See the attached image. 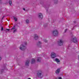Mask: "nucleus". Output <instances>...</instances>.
<instances>
[{"instance_id": "1", "label": "nucleus", "mask_w": 79, "mask_h": 79, "mask_svg": "<svg viewBox=\"0 0 79 79\" xmlns=\"http://www.w3.org/2000/svg\"><path fill=\"white\" fill-rule=\"evenodd\" d=\"M9 31H10V32H13V33H15V32H16L17 31V29L15 28V26H14V27L10 30L7 29H6V32H9Z\"/></svg>"}, {"instance_id": "2", "label": "nucleus", "mask_w": 79, "mask_h": 79, "mask_svg": "<svg viewBox=\"0 0 79 79\" xmlns=\"http://www.w3.org/2000/svg\"><path fill=\"white\" fill-rule=\"evenodd\" d=\"M26 44V42L25 43V44H24V45H23V44H21L19 47V49H20L21 50H24V49L26 48L25 46Z\"/></svg>"}, {"instance_id": "3", "label": "nucleus", "mask_w": 79, "mask_h": 79, "mask_svg": "<svg viewBox=\"0 0 79 79\" xmlns=\"http://www.w3.org/2000/svg\"><path fill=\"white\" fill-rule=\"evenodd\" d=\"M52 34L53 36L56 37L58 35V32L56 30H55L52 32Z\"/></svg>"}, {"instance_id": "4", "label": "nucleus", "mask_w": 79, "mask_h": 79, "mask_svg": "<svg viewBox=\"0 0 79 79\" xmlns=\"http://www.w3.org/2000/svg\"><path fill=\"white\" fill-rule=\"evenodd\" d=\"M37 75L40 78H41L43 77V75L42 74V71L41 70H39L38 71V73H37Z\"/></svg>"}, {"instance_id": "5", "label": "nucleus", "mask_w": 79, "mask_h": 79, "mask_svg": "<svg viewBox=\"0 0 79 79\" xmlns=\"http://www.w3.org/2000/svg\"><path fill=\"white\" fill-rule=\"evenodd\" d=\"M71 39L70 40L73 42H74V43H76L77 42V39L76 38H73V36L72 37Z\"/></svg>"}, {"instance_id": "6", "label": "nucleus", "mask_w": 79, "mask_h": 79, "mask_svg": "<svg viewBox=\"0 0 79 79\" xmlns=\"http://www.w3.org/2000/svg\"><path fill=\"white\" fill-rule=\"evenodd\" d=\"M51 56L52 58H54L56 57V54L54 52H52L51 54Z\"/></svg>"}, {"instance_id": "7", "label": "nucleus", "mask_w": 79, "mask_h": 79, "mask_svg": "<svg viewBox=\"0 0 79 79\" xmlns=\"http://www.w3.org/2000/svg\"><path fill=\"white\" fill-rule=\"evenodd\" d=\"M58 45L61 46L63 45V40H60L59 41H58Z\"/></svg>"}, {"instance_id": "8", "label": "nucleus", "mask_w": 79, "mask_h": 79, "mask_svg": "<svg viewBox=\"0 0 79 79\" xmlns=\"http://www.w3.org/2000/svg\"><path fill=\"white\" fill-rule=\"evenodd\" d=\"M38 17L39 18H41L42 19L43 18V16L42 15V14L41 13H39L38 14Z\"/></svg>"}, {"instance_id": "9", "label": "nucleus", "mask_w": 79, "mask_h": 79, "mask_svg": "<svg viewBox=\"0 0 79 79\" xmlns=\"http://www.w3.org/2000/svg\"><path fill=\"white\" fill-rule=\"evenodd\" d=\"M55 61L57 64H60V61L59 59H58L56 58L55 59Z\"/></svg>"}, {"instance_id": "10", "label": "nucleus", "mask_w": 79, "mask_h": 79, "mask_svg": "<svg viewBox=\"0 0 79 79\" xmlns=\"http://www.w3.org/2000/svg\"><path fill=\"white\" fill-rule=\"evenodd\" d=\"M34 37H35V40H37L38 38V35H36V34H35L34 35Z\"/></svg>"}, {"instance_id": "11", "label": "nucleus", "mask_w": 79, "mask_h": 79, "mask_svg": "<svg viewBox=\"0 0 79 79\" xmlns=\"http://www.w3.org/2000/svg\"><path fill=\"white\" fill-rule=\"evenodd\" d=\"M60 69H58L56 71V74H58L60 73Z\"/></svg>"}, {"instance_id": "12", "label": "nucleus", "mask_w": 79, "mask_h": 79, "mask_svg": "<svg viewBox=\"0 0 79 79\" xmlns=\"http://www.w3.org/2000/svg\"><path fill=\"white\" fill-rule=\"evenodd\" d=\"M35 59H32L31 61V63L32 64V63H34V62H35Z\"/></svg>"}, {"instance_id": "13", "label": "nucleus", "mask_w": 79, "mask_h": 79, "mask_svg": "<svg viewBox=\"0 0 79 79\" xmlns=\"http://www.w3.org/2000/svg\"><path fill=\"white\" fill-rule=\"evenodd\" d=\"M29 62H30V61L29 60H28L25 63L26 65H28L29 64Z\"/></svg>"}, {"instance_id": "14", "label": "nucleus", "mask_w": 79, "mask_h": 79, "mask_svg": "<svg viewBox=\"0 0 79 79\" xmlns=\"http://www.w3.org/2000/svg\"><path fill=\"white\" fill-rule=\"evenodd\" d=\"M13 18L14 20H15V21H17V20H18V19H17V18L16 17H13Z\"/></svg>"}, {"instance_id": "15", "label": "nucleus", "mask_w": 79, "mask_h": 79, "mask_svg": "<svg viewBox=\"0 0 79 79\" xmlns=\"http://www.w3.org/2000/svg\"><path fill=\"white\" fill-rule=\"evenodd\" d=\"M40 60H41L40 58H38L37 59V61L38 62H39L40 61Z\"/></svg>"}, {"instance_id": "16", "label": "nucleus", "mask_w": 79, "mask_h": 79, "mask_svg": "<svg viewBox=\"0 0 79 79\" xmlns=\"http://www.w3.org/2000/svg\"><path fill=\"white\" fill-rule=\"evenodd\" d=\"M26 23H29V20L28 19H27L26 20Z\"/></svg>"}, {"instance_id": "17", "label": "nucleus", "mask_w": 79, "mask_h": 79, "mask_svg": "<svg viewBox=\"0 0 79 79\" xmlns=\"http://www.w3.org/2000/svg\"><path fill=\"white\" fill-rule=\"evenodd\" d=\"M9 4L10 5V6H11V5H12V2H11V1H10Z\"/></svg>"}, {"instance_id": "18", "label": "nucleus", "mask_w": 79, "mask_h": 79, "mask_svg": "<svg viewBox=\"0 0 79 79\" xmlns=\"http://www.w3.org/2000/svg\"><path fill=\"white\" fill-rule=\"evenodd\" d=\"M69 31V29H66L65 30L64 32H67V31Z\"/></svg>"}, {"instance_id": "19", "label": "nucleus", "mask_w": 79, "mask_h": 79, "mask_svg": "<svg viewBox=\"0 0 79 79\" xmlns=\"http://www.w3.org/2000/svg\"><path fill=\"white\" fill-rule=\"evenodd\" d=\"M39 44H42V43H41L39 41L38 42Z\"/></svg>"}, {"instance_id": "20", "label": "nucleus", "mask_w": 79, "mask_h": 79, "mask_svg": "<svg viewBox=\"0 0 79 79\" xmlns=\"http://www.w3.org/2000/svg\"><path fill=\"white\" fill-rule=\"evenodd\" d=\"M3 27H2L1 28V31H3Z\"/></svg>"}, {"instance_id": "21", "label": "nucleus", "mask_w": 79, "mask_h": 79, "mask_svg": "<svg viewBox=\"0 0 79 79\" xmlns=\"http://www.w3.org/2000/svg\"><path fill=\"white\" fill-rule=\"evenodd\" d=\"M58 79H62L61 78V77H59Z\"/></svg>"}, {"instance_id": "22", "label": "nucleus", "mask_w": 79, "mask_h": 79, "mask_svg": "<svg viewBox=\"0 0 79 79\" xmlns=\"http://www.w3.org/2000/svg\"><path fill=\"white\" fill-rule=\"evenodd\" d=\"M1 56H0V60H1Z\"/></svg>"}, {"instance_id": "23", "label": "nucleus", "mask_w": 79, "mask_h": 79, "mask_svg": "<svg viewBox=\"0 0 79 79\" xmlns=\"http://www.w3.org/2000/svg\"><path fill=\"white\" fill-rule=\"evenodd\" d=\"M23 10L24 11H25V9H24V8H23Z\"/></svg>"}, {"instance_id": "24", "label": "nucleus", "mask_w": 79, "mask_h": 79, "mask_svg": "<svg viewBox=\"0 0 79 79\" xmlns=\"http://www.w3.org/2000/svg\"><path fill=\"white\" fill-rule=\"evenodd\" d=\"M28 79H31L30 78H29Z\"/></svg>"}, {"instance_id": "25", "label": "nucleus", "mask_w": 79, "mask_h": 79, "mask_svg": "<svg viewBox=\"0 0 79 79\" xmlns=\"http://www.w3.org/2000/svg\"><path fill=\"white\" fill-rule=\"evenodd\" d=\"M45 42H47V41H44Z\"/></svg>"}, {"instance_id": "26", "label": "nucleus", "mask_w": 79, "mask_h": 79, "mask_svg": "<svg viewBox=\"0 0 79 79\" xmlns=\"http://www.w3.org/2000/svg\"><path fill=\"white\" fill-rule=\"evenodd\" d=\"M73 29H74V27H73Z\"/></svg>"}, {"instance_id": "27", "label": "nucleus", "mask_w": 79, "mask_h": 79, "mask_svg": "<svg viewBox=\"0 0 79 79\" xmlns=\"http://www.w3.org/2000/svg\"><path fill=\"white\" fill-rule=\"evenodd\" d=\"M72 30H73V29H72Z\"/></svg>"}, {"instance_id": "28", "label": "nucleus", "mask_w": 79, "mask_h": 79, "mask_svg": "<svg viewBox=\"0 0 79 79\" xmlns=\"http://www.w3.org/2000/svg\"><path fill=\"white\" fill-rule=\"evenodd\" d=\"M78 59H79V58H78Z\"/></svg>"}]
</instances>
